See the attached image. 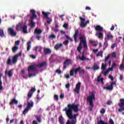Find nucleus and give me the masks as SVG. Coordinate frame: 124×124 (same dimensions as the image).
<instances>
[{
	"mask_svg": "<svg viewBox=\"0 0 124 124\" xmlns=\"http://www.w3.org/2000/svg\"><path fill=\"white\" fill-rule=\"evenodd\" d=\"M81 88V82H78L76 86V89L74 90L75 93H80V89Z\"/></svg>",
	"mask_w": 124,
	"mask_h": 124,
	"instance_id": "4468645a",
	"label": "nucleus"
},
{
	"mask_svg": "<svg viewBox=\"0 0 124 124\" xmlns=\"http://www.w3.org/2000/svg\"><path fill=\"white\" fill-rule=\"evenodd\" d=\"M23 22H19L16 26V31H21L22 29L23 28Z\"/></svg>",
	"mask_w": 124,
	"mask_h": 124,
	"instance_id": "f3484780",
	"label": "nucleus"
},
{
	"mask_svg": "<svg viewBox=\"0 0 124 124\" xmlns=\"http://www.w3.org/2000/svg\"><path fill=\"white\" fill-rule=\"evenodd\" d=\"M37 65L36 66L38 68H41V67H43V66H46L47 63L46 62H44L42 63H36Z\"/></svg>",
	"mask_w": 124,
	"mask_h": 124,
	"instance_id": "a211bd4d",
	"label": "nucleus"
},
{
	"mask_svg": "<svg viewBox=\"0 0 124 124\" xmlns=\"http://www.w3.org/2000/svg\"><path fill=\"white\" fill-rule=\"evenodd\" d=\"M31 41H29L27 43V51H30V50L31 49Z\"/></svg>",
	"mask_w": 124,
	"mask_h": 124,
	"instance_id": "f704fd0d",
	"label": "nucleus"
},
{
	"mask_svg": "<svg viewBox=\"0 0 124 124\" xmlns=\"http://www.w3.org/2000/svg\"><path fill=\"white\" fill-rule=\"evenodd\" d=\"M36 65V63H34L33 65L29 66L27 69L28 72H31V71H35V70H36V68H38Z\"/></svg>",
	"mask_w": 124,
	"mask_h": 124,
	"instance_id": "f8f14e48",
	"label": "nucleus"
},
{
	"mask_svg": "<svg viewBox=\"0 0 124 124\" xmlns=\"http://www.w3.org/2000/svg\"><path fill=\"white\" fill-rule=\"evenodd\" d=\"M2 73H0V91L3 90V87H2V81H1V77H2Z\"/></svg>",
	"mask_w": 124,
	"mask_h": 124,
	"instance_id": "393cba45",
	"label": "nucleus"
},
{
	"mask_svg": "<svg viewBox=\"0 0 124 124\" xmlns=\"http://www.w3.org/2000/svg\"><path fill=\"white\" fill-rule=\"evenodd\" d=\"M108 73H109V71L108 70L106 71L104 73V76H106V75H107V74H108Z\"/></svg>",
	"mask_w": 124,
	"mask_h": 124,
	"instance_id": "e2e57ef3",
	"label": "nucleus"
},
{
	"mask_svg": "<svg viewBox=\"0 0 124 124\" xmlns=\"http://www.w3.org/2000/svg\"><path fill=\"white\" fill-rule=\"evenodd\" d=\"M109 123L110 124H115L114 121H113V119L111 118L109 120Z\"/></svg>",
	"mask_w": 124,
	"mask_h": 124,
	"instance_id": "864d4df0",
	"label": "nucleus"
},
{
	"mask_svg": "<svg viewBox=\"0 0 124 124\" xmlns=\"http://www.w3.org/2000/svg\"><path fill=\"white\" fill-rule=\"evenodd\" d=\"M65 88L66 89H68L69 88H70V84L69 83H68L67 84L65 85Z\"/></svg>",
	"mask_w": 124,
	"mask_h": 124,
	"instance_id": "052dcab7",
	"label": "nucleus"
},
{
	"mask_svg": "<svg viewBox=\"0 0 124 124\" xmlns=\"http://www.w3.org/2000/svg\"><path fill=\"white\" fill-rule=\"evenodd\" d=\"M48 38L49 39H55V38H56V35H55L54 34H52L48 36Z\"/></svg>",
	"mask_w": 124,
	"mask_h": 124,
	"instance_id": "58836bf2",
	"label": "nucleus"
},
{
	"mask_svg": "<svg viewBox=\"0 0 124 124\" xmlns=\"http://www.w3.org/2000/svg\"><path fill=\"white\" fill-rule=\"evenodd\" d=\"M79 19L80 20V27H81V28H85V27L87 26V24L90 23V21L87 20L86 22V19L82 17H79Z\"/></svg>",
	"mask_w": 124,
	"mask_h": 124,
	"instance_id": "423d86ee",
	"label": "nucleus"
},
{
	"mask_svg": "<svg viewBox=\"0 0 124 124\" xmlns=\"http://www.w3.org/2000/svg\"><path fill=\"white\" fill-rule=\"evenodd\" d=\"M30 12L31 13L32 16H31V20L29 23V25L31 29H33L35 27V23L33 22V19H35V18L37 17V16L35 15V11L33 9H31Z\"/></svg>",
	"mask_w": 124,
	"mask_h": 124,
	"instance_id": "7ed1b4c3",
	"label": "nucleus"
},
{
	"mask_svg": "<svg viewBox=\"0 0 124 124\" xmlns=\"http://www.w3.org/2000/svg\"><path fill=\"white\" fill-rule=\"evenodd\" d=\"M19 43H20V41L17 40L16 41L15 44V46H18Z\"/></svg>",
	"mask_w": 124,
	"mask_h": 124,
	"instance_id": "3c124183",
	"label": "nucleus"
},
{
	"mask_svg": "<svg viewBox=\"0 0 124 124\" xmlns=\"http://www.w3.org/2000/svg\"><path fill=\"white\" fill-rule=\"evenodd\" d=\"M51 49L50 48H46L44 49V53H45V55H49L51 53Z\"/></svg>",
	"mask_w": 124,
	"mask_h": 124,
	"instance_id": "5701e85b",
	"label": "nucleus"
},
{
	"mask_svg": "<svg viewBox=\"0 0 124 124\" xmlns=\"http://www.w3.org/2000/svg\"><path fill=\"white\" fill-rule=\"evenodd\" d=\"M56 72L58 73V74H61L62 73V71L60 69L56 70Z\"/></svg>",
	"mask_w": 124,
	"mask_h": 124,
	"instance_id": "0e129e2a",
	"label": "nucleus"
},
{
	"mask_svg": "<svg viewBox=\"0 0 124 124\" xmlns=\"http://www.w3.org/2000/svg\"><path fill=\"white\" fill-rule=\"evenodd\" d=\"M38 48H39V46H36L33 47V51H34L35 52H37V50H38Z\"/></svg>",
	"mask_w": 124,
	"mask_h": 124,
	"instance_id": "49530a36",
	"label": "nucleus"
},
{
	"mask_svg": "<svg viewBox=\"0 0 124 124\" xmlns=\"http://www.w3.org/2000/svg\"><path fill=\"white\" fill-rule=\"evenodd\" d=\"M79 104L75 105L74 104H68L67 107L65 108L63 111H65L66 116L69 118L70 120H68L65 124H76L77 123V116L78 114H72V110L76 113H77L79 111Z\"/></svg>",
	"mask_w": 124,
	"mask_h": 124,
	"instance_id": "f257e3e1",
	"label": "nucleus"
},
{
	"mask_svg": "<svg viewBox=\"0 0 124 124\" xmlns=\"http://www.w3.org/2000/svg\"><path fill=\"white\" fill-rule=\"evenodd\" d=\"M82 56L81 57L80 56L78 57L79 60H80V61H89L90 60L89 59V58L85 57V52H82Z\"/></svg>",
	"mask_w": 124,
	"mask_h": 124,
	"instance_id": "6ab92c4d",
	"label": "nucleus"
},
{
	"mask_svg": "<svg viewBox=\"0 0 124 124\" xmlns=\"http://www.w3.org/2000/svg\"><path fill=\"white\" fill-rule=\"evenodd\" d=\"M79 72V74H84L85 73V70L83 69H82L81 67H79L78 68H77L75 69V74H77Z\"/></svg>",
	"mask_w": 124,
	"mask_h": 124,
	"instance_id": "ddd939ff",
	"label": "nucleus"
},
{
	"mask_svg": "<svg viewBox=\"0 0 124 124\" xmlns=\"http://www.w3.org/2000/svg\"><path fill=\"white\" fill-rule=\"evenodd\" d=\"M111 67L114 69V68H116L117 67V64L115 62L112 63V64L111 65Z\"/></svg>",
	"mask_w": 124,
	"mask_h": 124,
	"instance_id": "09e8293b",
	"label": "nucleus"
},
{
	"mask_svg": "<svg viewBox=\"0 0 124 124\" xmlns=\"http://www.w3.org/2000/svg\"><path fill=\"white\" fill-rule=\"evenodd\" d=\"M97 124H108V123L104 122L102 121L101 117L100 118V120H98L97 122Z\"/></svg>",
	"mask_w": 124,
	"mask_h": 124,
	"instance_id": "cd10ccee",
	"label": "nucleus"
},
{
	"mask_svg": "<svg viewBox=\"0 0 124 124\" xmlns=\"http://www.w3.org/2000/svg\"><path fill=\"white\" fill-rule=\"evenodd\" d=\"M64 119L62 115H60L59 118V121L60 124H64V122H63Z\"/></svg>",
	"mask_w": 124,
	"mask_h": 124,
	"instance_id": "a878e982",
	"label": "nucleus"
},
{
	"mask_svg": "<svg viewBox=\"0 0 124 124\" xmlns=\"http://www.w3.org/2000/svg\"><path fill=\"white\" fill-rule=\"evenodd\" d=\"M113 102L111 101H108L107 102V105H111V104H112Z\"/></svg>",
	"mask_w": 124,
	"mask_h": 124,
	"instance_id": "bf43d9fd",
	"label": "nucleus"
},
{
	"mask_svg": "<svg viewBox=\"0 0 124 124\" xmlns=\"http://www.w3.org/2000/svg\"><path fill=\"white\" fill-rule=\"evenodd\" d=\"M124 79V76L122 75H120V80L121 81L123 80V79Z\"/></svg>",
	"mask_w": 124,
	"mask_h": 124,
	"instance_id": "69168bd1",
	"label": "nucleus"
},
{
	"mask_svg": "<svg viewBox=\"0 0 124 124\" xmlns=\"http://www.w3.org/2000/svg\"><path fill=\"white\" fill-rule=\"evenodd\" d=\"M8 32L11 36H16L17 35V32L12 28H9L8 29Z\"/></svg>",
	"mask_w": 124,
	"mask_h": 124,
	"instance_id": "9b49d317",
	"label": "nucleus"
},
{
	"mask_svg": "<svg viewBox=\"0 0 124 124\" xmlns=\"http://www.w3.org/2000/svg\"><path fill=\"white\" fill-rule=\"evenodd\" d=\"M7 63L8 65H11V59H8L7 60Z\"/></svg>",
	"mask_w": 124,
	"mask_h": 124,
	"instance_id": "de8ad7c7",
	"label": "nucleus"
},
{
	"mask_svg": "<svg viewBox=\"0 0 124 124\" xmlns=\"http://www.w3.org/2000/svg\"><path fill=\"white\" fill-rule=\"evenodd\" d=\"M78 34H79V30H76L74 35V39L75 40V42H77V37H78Z\"/></svg>",
	"mask_w": 124,
	"mask_h": 124,
	"instance_id": "412c9836",
	"label": "nucleus"
},
{
	"mask_svg": "<svg viewBox=\"0 0 124 124\" xmlns=\"http://www.w3.org/2000/svg\"><path fill=\"white\" fill-rule=\"evenodd\" d=\"M0 36H1V37L5 36V35L4 34V32H3V30H0Z\"/></svg>",
	"mask_w": 124,
	"mask_h": 124,
	"instance_id": "ea45409f",
	"label": "nucleus"
},
{
	"mask_svg": "<svg viewBox=\"0 0 124 124\" xmlns=\"http://www.w3.org/2000/svg\"><path fill=\"white\" fill-rule=\"evenodd\" d=\"M68 43H69V41L68 40H66L63 42V44H64V45H67Z\"/></svg>",
	"mask_w": 124,
	"mask_h": 124,
	"instance_id": "13d9d810",
	"label": "nucleus"
},
{
	"mask_svg": "<svg viewBox=\"0 0 124 124\" xmlns=\"http://www.w3.org/2000/svg\"><path fill=\"white\" fill-rule=\"evenodd\" d=\"M35 118L39 123H41V118L39 115H36Z\"/></svg>",
	"mask_w": 124,
	"mask_h": 124,
	"instance_id": "a19ab883",
	"label": "nucleus"
},
{
	"mask_svg": "<svg viewBox=\"0 0 124 124\" xmlns=\"http://www.w3.org/2000/svg\"><path fill=\"white\" fill-rule=\"evenodd\" d=\"M29 110H30V109H29L28 108H25V109L23 111V115H26V113L29 112Z\"/></svg>",
	"mask_w": 124,
	"mask_h": 124,
	"instance_id": "37998d69",
	"label": "nucleus"
},
{
	"mask_svg": "<svg viewBox=\"0 0 124 124\" xmlns=\"http://www.w3.org/2000/svg\"><path fill=\"white\" fill-rule=\"evenodd\" d=\"M101 76H100V75H99L98 77V78H97V81H98V82H101Z\"/></svg>",
	"mask_w": 124,
	"mask_h": 124,
	"instance_id": "603ef678",
	"label": "nucleus"
},
{
	"mask_svg": "<svg viewBox=\"0 0 124 124\" xmlns=\"http://www.w3.org/2000/svg\"><path fill=\"white\" fill-rule=\"evenodd\" d=\"M93 100H95V95L94 93H92L91 95L88 96L87 98V101L89 103V111H92L93 108Z\"/></svg>",
	"mask_w": 124,
	"mask_h": 124,
	"instance_id": "f03ea898",
	"label": "nucleus"
},
{
	"mask_svg": "<svg viewBox=\"0 0 124 124\" xmlns=\"http://www.w3.org/2000/svg\"><path fill=\"white\" fill-rule=\"evenodd\" d=\"M114 85L116 86L117 84L116 83L115 81L112 82L110 83V84L107 87H104L103 90H106L107 91H113L114 89Z\"/></svg>",
	"mask_w": 124,
	"mask_h": 124,
	"instance_id": "6e6552de",
	"label": "nucleus"
},
{
	"mask_svg": "<svg viewBox=\"0 0 124 124\" xmlns=\"http://www.w3.org/2000/svg\"><path fill=\"white\" fill-rule=\"evenodd\" d=\"M119 69H120V70H123V69H124V65H123V64H121L120 65Z\"/></svg>",
	"mask_w": 124,
	"mask_h": 124,
	"instance_id": "8fccbe9b",
	"label": "nucleus"
},
{
	"mask_svg": "<svg viewBox=\"0 0 124 124\" xmlns=\"http://www.w3.org/2000/svg\"><path fill=\"white\" fill-rule=\"evenodd\" d=\"M93 69V70H98V69H99V66H98V65H97L96 63H94Z\"/></svg>",
	"mask_w": 124,
	"mask_h": 124,
	"instance_id": "2f4dec72",
	"label": "nucleus"
},
{
	"mask_svg": "<svg viewBox=\"0 0 124 124\" xmlns=\"http://www.w3.org/2000/svg\"><path fill=\"white\" fill-rule=\"evenodd\" d=\"M113 38H114V36H112V35L109 33L107 34L105 38V41H108L109 40H111Z\"/></svg>",
	"mask_w": 124,
	"mask_h": 124,
	"instance_id": "2eb2a0df",
	"label": "nucleus"
},
{
	"mask_svg": "<svg viewBox=\"0 0 124 124\" xmlns=\"http://www.w3.org/2000/svg\"><path fill=\"white\" fill-rule=\"evenodd\" d=\"M13 74L12 73V71L11 70L9 71L8 73V77H12V75Z\"/></svg>",
	"mask_w": 124,
	"mask_h": 124,
	"instance_id": "a18cd8bd",
	"label": "nucleus"
},
{
	"mask_svg": "<svg viewBox=\"0 0 124 124\" xmlns=\"http://www.w3.org/2000/svg\"><path fill=\"white\" fill-rule=\"evenodd\" d=\"M42 14L46 17V18H47V19H49V17H48V16L49 14H50V13H45V12H42Z\"/></svg>",
	"mask_w": 124,
	"mask_h": 124,
	"instance_id": "e433bc0d",
	"label": "nucleus"
},
{
	"mask_svg": "<svg viewBox=\"0 0 124 124\" xmlns=\"http://www.w3.org/2000/svg\"><path fill=\"white\" fill-rule=\"evenodd\" d=\"M108 41H106L104 43V45H103V50H106V48H107V47H108V42H107Z\"/></svg>",
	"mask_w": 124,
	"mask_h": 124,
	"instance_id": "72a5a7b5",
	"label": "nucleus"
},
{
	"mask_svg": "<svg viewBox=\"0 0 124 124\" xmlns=\"http://www.w3.org/2000/svg\"><path fill=\"white\" fill-rule=\"evenodd\" d=\"M101 114H104L105 113V109L104 108H102V110L100 111Z\"/></svg>",
	"mask_w": 124,
	"mask_h": 124,
	"instance_id": "680f3d73",
	"label": "nucleus"
},
{
	"mask_svg": "<svg viewBox=\"0 0 124 124\" xmlns=\"http://www.w3.org/2000/svg\"><path fill=\"white\" fill-rule=\"evenodd\" d=\"M120 103L118 104V106L120 108L118 109L119 112H122L124 111V99L122 98L120 99Z\"/></svg>",
	"mask_w": 124,
	"mask_h": 124,
	"instance_id": "0eeeda50",
	"label": "nucleus"
},
{
	"mask_svg": "<svg viewBox=\"0 0 124 124\" xmlns=\"http://www.w3.org/2000/svg\"><path fill=\"white\" fill-rule=\"evenodd\" d=\"M103 52H102V51H99L98 54H96V57H103Z\"/></svg>",
	"mask_w": 124,
	"mask_h": 124,
	"instance_id": "79ce46f5",
	"label": "nucleus"
},
{
	"mask_svg": "<svg viewBox=\"0 0 124 124\" xmlns=\"http://www.w3.org/2000/svg\"><path fill=\"white\" fill-rule=\"evenodd\" d=\"M28 26L27 25H24L22 27V32L23 33H28Z\"/></svg>",
	"mask_w": 124,
	"mask_h": 124,
	"instance_id": "bb28decb",
	"label": "nucleus"
},
{
	"mask_svg": "<svg viewBox=\"0 0 124 124\" xmlns=\"http://www.w3.org/2000/svg\"><path fill=\"white\" fill-rule=\"evenodd\" d=\"M78 49V52H79V53H82V52H81V50H82V44H81V43L79 44V45L77 48Z\"/></svg>",
	"mask_w": 124,
	"mask_h": 124,
	"instance_id": "473e14b6",
	"label": "nucleus"
},
{
	"mask_svg": "<svg viewBox=\"0 0 124 124\" xmlns=\"http://www.w3.org/2000/svg\"><path fill=\"white\" fill-rule=\"evenodd\" d=\"M95 30L96 31H103V28L101 26L98 25L96 26Z\"/></svg>",
	"mask_w": 124,
	"mask_h": 124,
	"instance_id": "7c9ffc66",
	"label": "nucleus"
},
{
	"mask_svg": "<svg viewBox=\"0 0 124 124\" xmlns=\"http://www.w3.org/2000/svg\"><path fill=\"white\" fill-rule=\"evenodd\" d=\"M96 35L98 36V38L100 39H102L103 38V34L101 32L97 33L96 34Z\"/></svg>",
	"mask_w": 124,
	"mask_h": 124,
	"instance_id": "c85d7f7f",
	"label": "nucleus"
},
{
	"mask_svg": "<svg viewBox=\"0 0 124 124\" xmlns=\"http://www.w3.org/2000/svg\"><path fill=\"white\" fill-rule=\"evenodd\" d=\"M22 56V52H20L17 54L15 55L14 56L12 59V62L13 63H16L17 62V61H18V58L19 57H21Z\"/></svg>",
	"mask_w": 124,
	"mask_h": 124,
	"instance_id": "9d476101",
	"label": "nucleus"
},
{
	"mask_svg": "<svg viewBox=\"0 0 124 124\" xmlns=\"http://www.w3.org/2000/svg\"><path fill=\"white\" fill-rule=\"evenodd\" d=\"M72 60L69 59H66L63 63V69H66V67L69 64H71Z\"/></svg>",
	"mask_w": 124,
	"mask_h": 124,
	"instance_id": "1a4fd4ad",
	"label": "nucleus"
},
{
	"mask_svg": "<svg viewBox=\"0 0 124 124\" xmlns=\"http://www.w3.org/2000/svg\"><path fill=\"white\" fill-rule=\"evenodd\" d=\"M111 57L116 59L117 57V53H116V52H112L111 54Z\"/></svg>",
	"mask_w": 124,
	"mask_h": 124,
	"instance_id": "c03bdc74",
	"label": "nucleus"
},
{
	"mask_svg": "<svg viewBox=\"0 0 124 124\" xmlns=\"http://www.w3.org/2000/svg\"><path fill=\"white\" fill-rule=\"evenodd\" d=\"M35 91H36L35 88H31V91L29 92L28 94V98H31V97L32 96V94L33 93H34V92H35Z\"/></svg>",
	"mask_w": 124,
	"mask_h": 124,
	"instance_id": "dca6fc26",
	"label": "nucleus"
},
{
	"mask_svg": "<svg viewBox=\"0 0 124 124\" xmlns=\"http://www.w3.org/2000/svg\"><path fill=\"white\" fill-rule=\"evenodd\" d=\"M31 57L33 59H36V56H35V55H31Z\"/></svg>",
	"mask_w": 124,
	"mask_h": 124,
	"instance_id": "338daca9",
	"label": "nucleus"
},
{
	"mask_svg": "<svg viewBox=\"0 0 124 124\" xmlns=\"http://www.w3.org/2000/svg\"><path fill=\"white\" fill-rule=\"evenodd\" d=\"M34 33H35V34H36L37 35H40V34L42 33V31L40 29L36 28L34 30Z\"/></svg>",
	"mask_w": 124,
	"mask_h": 124,
	"instance_id": "aec40b11",
	"label": "nucleus"
},
{
	"mask_svg": "<svg viewBox=\"0 0 124 124\" xmlns=\"http://www.w3.org/2000/svg\"><path fill=\"white\" fill-rule=\"evenodd\" d=\"M31 107H33V102L32 101H31V102H27V106L26 108L30 109L31 108Z\"/></svg>",
	"mask_w": 124,
	"mask_h": 124,
	"instance_id": "b1692460",
	"label": "nucleus"
},
{
	"mask_svg": "<svg viewBox=\"0 0 124 124\" xmlns=\"http://www.w3.org/2000/svg\"><path fill=\"white\" fill-rule=\"evenodd\" d=\"M61 47H62V44H57L54 46V48L56 49V50H58L59 49V48H61Z\"/></svg>",
	"mask_w": 124,
	"mask_h": 124,
	"instance_id": "c756f323",
	"label": "nucleus"
},
{
	"mask_svg": "<svg viewBox=\"0 0 124 124\" xmlns=\"http://www.w3.org/2000/svg\"><path fill=\"white\" fill-rule=\"evenodd\" d=\"M74 72H75V69L71 70L70 71V76H74Z\"/></svg>",
	"mask_w": 124,
	"mask_h": 124,
	"instance_id": "4c0bfd02",
	"label": "nucleus"
},
{
	"mask_svg": "<svg viewBox=\"0 0 124 124\" xmlns=\"http://www.w3.org/2000/svg\"><path fill=\"white\" fill-rule=\"evenodd\" d=\"M63 27L65 29H67L68 28V24H67V23H64L63 25Z\"/></svg>",
	"mask_w": 124,
	"mask_h": 124,
	"instance_id": "5fc2aeb1",
	"label": "nucleus"
},
{
	"mask_svg": "<svg viewBox=\"0 0 124 124\" xmlns=\"http://www.w3.org/2000/svg\"><path fill=\"white\" fill-rule=\"evenodd\" d=\"M79 40L80 44H83L85 49L88 48V45H87V40L86 39V36L83 35L79 37Z\"/></svg>",
	"mask_w": 124,
	"mask_h": 124,
	"instance_id": "20e7f679",
	"label": "nucleus"
},
{
	"mask_svg": "<svg viewBox=\"0 0 124 124\" xmlns=\"http://www.w3.org/2000/svg\"><path fill=\"white\" fill-rule=\"evenodd\" d=\"M32 124H38L37 121L36 120H33L32 122Z\"/></svg>",
	"mask_w": 124,
	"mask_h": 124,
	"instance_id": "774afa93",
	"label": "nucleus"
},
{
	"mask_svg": "<svg viewBox=\"0 0 124 124\" xmlns=\"http://www.w3.org/2000/svg\"><path fill=\"white\" fill-rule=\"evenodd\" d=\"M18 46H15L14 47H12V51L13 53H15L17 50H18Z\"/></svg>",
	"mask_w": 124,
	"mask_h": 124,
	"instance_id": "c9c22d12",
	"label": "nucleus"
},
{
	"mask_svg": "<svg viewBox=\"0 0 124 124\" xmlns=\"http://www.w3.org/2000/svg\"><path fill=\"white\" fill-rule=\"evenodd\" d=\"M55 100H59V95H55L54 97Z\"/></svg>",
	"mask_w": 124,
	"mask_h": 124,
	"instance_id": "4d7b16f0",
	"label": "nucleus"
},
{
	"mask_svg": "<svg viewBox=\"0 0 124 124\" xmlns=\"http://www.w3.org/2000/svg\"><path fill=\"white\" fill-rule=\"evenodd\" d=\"M108 78L111 81H114V77H113V76L109 75Z\"/></svg>",
	"mask_w": 124,
	"mask_h": 124,
	"instance_id": "6e6d98bb",
	"label": "nucleus"
},
{
	"mask_svg": "<svg viewBox=\"0 0 124 124\" xmlns=\"http://www.w3.org/2000/svg\"><path fill=\"white\" fill-rule=\"evenodd\" d=\"M110 58V54H108L107 57H106V58L105 59V63H102V66H101V69L103 70L102 72V73H103L104 71L105 70L106 68V66L107 65V61H108V59Z\"/></svg>",
	"mask_w": 124,
	"mask_h": 124,
	"instance_id": "39448f33",
	"label": "nucleus"
},
{
	"mask_svg": "<svg viewBox=\"0 0 124 124\" xmlns=\"http://www.w3.org/2000/svg\"><path fill=\"white\" fill-rule=\"evenodd\" d=\"M18 100H16L15 98H13L11 102L9 103V105H13V104H15L16 105H17L18 104Z\"/></svg>",
	"mask_w": 124,
	"mask_h": 124,
	"instance_id": "4be33fe9",
	"label": "nucleus"
}]
</instances>
